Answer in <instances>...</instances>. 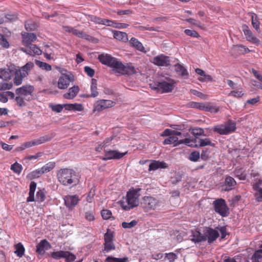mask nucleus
I'll use <instances>...</instances> for the list:
<instances>
[{
  "instance_id": "nucleus-1",
  "label": "nucleus",
  "mask_w": 262,
  "mask_h": 262,
  "mask_svg": "<svg viewBox=\"0 0 262 262\" xmlns=\"http://www.w3.org/2000/svg\"><path fill=\"white\" fill-rule=\"evenodd\" d=\"M58 181L65 186H75L79 182L80 177L72 169H60L57 173Z\"/></svg>"
},
{
  "instance_id": "nucleus-43",
  "label": "nucleus",
  "mask_w": 262,
  "mask_h": 262,
  "mask_svg": "<svg viewBox=\"0 0 262 262\" xmlns=\"http://www.w3.org/2000/svg\"><path fill=\"white\" fill-rule=\"evenodd\" d=\"M244 94L245 93L243 89L240 88L237 90L231 91L229 94V96L236 98H241L244 95Z\"/></svg>"
},
{
  "instance_id": "nucleus-54",
  "label": "nucleus",
  "mask_w": 262,
  "mask_h": 262,
  "mask_svg": "<svg viewBox=\"0 0 262 262\" xmlns=\"http://www.w3.org/2000/svg\"><path fill=\"white\" fill-rule=\"evenodd\" d=\"M29 47L31 50V52H33L35 54L39 55L41 54L42 51L41 50L37 47L35 45L31 44L29 46H27Z\"/></svg>"
},
{
  "instance_id": "nucleus-42",
  "label": "nucleus",
  "mask_w": 262,
  "mask_h": 262,
  "mask_svg": "<svg viewBox=\"0 0 262 262\" xmlns=\"http://www.w3.org/2000/svg\"><path fill=\"white\" fill-rule=\"evenodd\" d=\"M105 262H128L127 257L123 258H116L112 256H108L105 260Z\"/></svg>"
},
{
  "instance_id": "nucleus-60",
  "label": "nucleus",
  "mask_w": 262,
  "mask_h": 262,
  "mask_svg": "<svg viewBox=\"0 0 262 262\" xmlns=\"http://www.w3.org/2000/svg\"><path fill=\"white\" fill-rule=\"evenodd\" d=\"M0 45L6 49L8 48L10 46L9 42L1 33H0Z\"/></svg>"
},
{
  "instance_id": "nucleus-46",
  "label": "nucleus",
  "mask_w": 262,
  "mask_h": 262,
  "mask_svg": "<svg viewBox=\"0 0 262 262\" xmlns=\"http://www.w3.org/2000/svg\"><path fill=\"white\" fill-rule=\"evenodd\" d=\"M262 259V253L259 249L255 252L251 257L252 262H260Z\"/></svg>"
},
{
  "instance_id": "nucleus-29",
  "label": "nucleus",
  "mask_w": 262,
  "mask_h": 262,
  "mask_svg": "<svg viewBox=\"0 0 262 262\" xmlns=\"http://www.w3.org/2000/svg\"><path fill=\"white\" fill-rule=\"evenodd\" d=\"M64 28L66 32L71 33L72 34L79 37L85 38V36H86L83 32L74 29L73 28L66 26L64 27Z\"/></svg>"
},
{
  "instance_id": "nucleus-26",
  "label": "nucleus",
  "mask_w": 262,
  "mask_h": 262,
  "mask_svg": "<svg viewBox=\"0 0 262 262\" xmlns=\"http://www.w3.org/2000/svg\"><path fill=\"white\" fill-rule=\"evenodd\" d=\"M251 18V24L253 27L257 32H260V21L257 14L254 13H250Z\"/></svg>"
},
{
  "instance_id": "nucleus-63",
  "label": "nucleus",
  "mask_w": 262,
  "mask_h": 262,
  "mask_svg": "<svg viewBox=\"0 0 262 262\" xmlns=\"http://www.w3.org/2000/svg\"><path fill=\"white\" fill-rule=\"evenodd\" d=\"M101 216L104 220H108L112 216V212L107 209H104L101 211Z\"/></svg>"
},
{
  "instance_id": "nucleus-44",
  "label": "nucleus",
  "mask_w": 262,
  "mask_h": 262,
  "mask_svg": "<svg viewBox=\"0 0 262 262\" xmlns=\"http://www.w3.org/2000/svg\"><path fill=\"white\" fill-rule=\"evenodd\" d=\"M11 170H12L14 173L19 174L23 169V166L21 164H19L17 162L11 165Z\"/></svg>"
},
{
  "instance_id": "nucleus-41",
  "label": "nucleus",
  "mask_w": 262,
  "mask_h": 262,
  "mask_svg": "<svg viewBox=\"0 0 262 262\" xmlns=\"http://www.w3.org/2000/svg\"><path fill=\"white\" fill-rule=\"evenodd\" d=\"M35 63L39 68L46 71H50L52 69V67L50 64L40 60H35Z\"/></svg>"
},
{
  "instance_id": "nucleus-6",
  "label": "nucleus",
  "mask_w": 262,
  "mask_h": 262,
  "mask_svg": "<svg viewBox=\"0 0 262 262\" xmlns=\"http://www.w3.org/2000/svg\"><path fill=\"white\" fill-rule=\"evenodd\" d=\"M213 207L216 212L223 217L227 216L229 214V208L224 199H220L213 202Z\"/></svg>"
},
{
  "instance_id": "nucleus-5",
  "label": "nucleus",
  "mask_w": 262,
  "mask_h": 262,
  "mask_svg": "<svg viewBox=\"0 0 262 262\" xmlns=\"http://www.w3.org/2000/svg\"><path fill=\"white\" fill-rule=\"evenodd\" d=\"M141 204L147 211L158 209L161 206L160 200L154 196H144L142 199Z\"/></svg>"
},
{
  "instance_id": "nucleus-45",
  "label": "nucleus",
  "mask_w": 262,
  "mask_h": 262,
  "mask_svg": "<svg viewBox=\"0 0 262 262\" xmlns=\"http://www.w3.org/2000/svg\"><path fill=\"white\" fill-rule=\"evenodd\" d=\"M206 105L205 111L215 114L217 113L219 111L218 107L213 105L209 102H206Z\"/></svg>"
},
{
  "instance_id": "nucleus-32",
  "label": "nucleus",
  "mask_w": 262,
  "mask_h": 262,
  "mask_svg": "<svg viewBox=\"0 0 262 262\" xmlns=\"http://www.w3.org/2000/svg\"><path fill=\"white\" fill-rule=\"evenodd\" d=\"M36 188V183L32 181L30 184V190L29 192V196L28 197L27 202H33L35 200L34 198V193Z\"/></svg>"
},
{
  "instance_id": "nucleus-62",
  "label": "nucleus",
  "mask_w": 262,
  "mask_h": 262,
  "mask_svg": "<svg viewBox=\"0 0 262 262\" xmlns=\"http://www.w3.org/2000/svg\"><path fill=\"white\" fill-rule=\"evenodd\" d=\"M165 257L169 262H174L175 260L177 259L178 255L173 252H170L168 253H165Z\"/></svg>"
},
{
  "instance_id": "nucleus-19",
  "label": "nucleus",
  "mask_w": 262,
  "mask_h": 262,
  "mask_svg": "<svg viewBox=\"0 0 262 262\" xmlns=\"http://www.w3.org/2000/svg\"><path fill=\"white\" fill-rule=\"evenodd\" d=\"M189 239L195 244L204 242L203 233H201L198 230L192 231L191 234L189 236Z\"/></svg>"
},
{
  "instance_id": "nucleus-22",
  "label": "nucleus",
  "mask_w": 262,
  "mask_h": 262,
  "mask_svg": "<svg viewBox=\"0 0 262 262\" xmlns=\"http://www.w3.org/2000/svg\"><path fill=\"white\" fill-rule=\"evenodd\" d=\"M49 139L48 136H43L37 139L26 142L25 143H24V145L26 148H27L33 146L38 145L42 143H43L49 141Z\"/></svg>"
},
{
  "instance_id": "nucleus-51",
  "label": "nucleus",
  "mask_w": 262,
  "mask_h": 262,
  "mask_svg": "<svg viewBox=\"0 0 262 262\" xmlns=\"http://www.w3.org/2000/svg\"><path fill=\"white\" fill-rule=\"evenodd\" d=\"M55 166L54 162H49L41 167L42 170L43 171L44 173L49 172L53 169Z\"/></svg>"
},
{
  "instance_id": "nucleus-58",
  "label": "nucleus",
  "mask_w": 262,
  "mask_h": 262,
  "mask_svg": "<svg viewBox=\"0 0 262 262\" xmlns=\"http://www.w3.org/2000/svg\"><path fill=\"white\" fill-rule=\"evenodd\" d=\"M204 129L200 127H195L192 129V134L195 137L204 135Z\"/></svg>"
},
{
  "instance_id": "nucleus-21",
  "label": "nucleus",
  "mask_w": 262,
  "mask_h": 262,
  "mask_svg": "<svg viewBox=\"0 0 262 262\" xmlns=\"http://www.w3.org/2000/svg\"><path fill=\"white\" fill-rule=\"evenodd\" d=\"M98 59L103 64L111 67L115 57L107 54H101L98 56Z\"/></svg>"
},
{
  "instance_id": "nucleus-7",
  "label": "nucleus",
  "mask_w": 262,
  "mask_h": 262,
  "mask_svg": "<svg viewBox=\"0 0 262 262\" xmlns=\"http://www.w3.org/2000/svg\"><path fill=\"white\" fill-rule=\"evenodd\" d=\"M104 241L103 251L109 252L111 251L115 250L116 249V247L113 242V232L109 229H107L106 232L104 235Z\"/></svg>"
},
{
  "instance_id": "nucleus-35",
  "label": "nucleus",
  "mask_w": 262,
  "mask_h": 262,
  "mask_svg": "<svg viewBox=\"0 0 262 262\" xmlns=\"http://www.w3.org/2000/svg\"><path fill=\"white\" fill-rule=\"evenodd\" d=\"M196 143V139L191 140L189 138H185L184 139L180 140L178 144H185L186 145L190 147H197L198 146Z\"/></svg>"
},
{
  "instance_id": "nucleus-50",
  "label": "nucleus",
  "mask_w": 262,
  "mask_h": 262,
  "mask_svg": "<svg viewBox=\"0 0 262 262\" xmlns=\"http://www.w3.org/2000/svg\"><path fill=\"white\" fill-rule=\"evenodd\" d=\"M50 107L52 109L53 112L56 113H60L63 110V108L64 107V104H50Z\"/></svg>"
},
{
  "instance_id": "nucleus-9",
  "label": "nucleus",
  "mask_w": 262,
  "mask_h": 262,
  "mask_svg": "<svg viewBox=\"0 0 262 262\" xmlns=\"http://www.w3.org/2000/svg\"><path fill=\"white\" fill-rule=\"evenodd\" d=\"M174 82L172 79H168L158 82L155 88L157 91L161 93L171 92L173 89Z\"/></svg>"
},
{
  "instance_id": "nucleus-31",
  "label": "nucleus",
  "mask_w": 262,
  "mask_h": 262,
  "mask_svg": "<svg viewBox=\"0 0 262 262\" xmlns=\"http://www.w3.org/2000/svg\"><path fill=\"white\" fill-rule=\"evenodd\" d=\"M166 167H167V164L165 162L154 161L149 164V170H155L160 168H163Z\"/></svg>"
},
{
  "instance_id": "nucleus-38",
  "label": "nucleus",
  "mask_w": 262,
  "mask_h": 262,
  "mask_svg": "<svg viewBox=\"0 0 262 262\" xmlns=\"http://www.w3.org/2000/svg\"><path fill=\"white\" fill-rule=\"evenodd\" d=\"M198 146L204 147L206 146H210L213 147L215 146V144L211 142V140L209 138L205 139H199V144Z\"/></svg>"
},
{
  "instance_id": "nucleus-4",
  "label": "nucleus",
  "mask_w": 262,
  "mask_h": 262,
  "mask_svg": "<svg viewBox=\"0 0 262 262\" xmlns=\"http://www.w3.org/2000/svg\"><path fill=\"white\" fill-rule=\"evenodd\" d=\"M113 70L122 75H130L135 72L134 67L130 65H124L120 61L115 58L111 67Z\"/></svg>"
},
{
  "instance_id": "nucleus-13",
  "label": "nucleus",
  "mask_w": 262,
  "mask_h": 262,
  "mask_svg": "<svg viewBox=\"0 0 262 262\" xmlns=\"http://www.w3.org/2000/svg\"><path fill=\"white\" fill-rule=\"evenodd\" d=\"M34 91L33 86L27 84L16 89L15 93L18 96L20 95L25 98L29 95H31Z\"/></svg>"
},
{
  "instance_id": "nucleus-64",
  "label": "nucleus",
  "mask_w": 262,
  "mask_h": 262,
  "mask_svg": "<svg viewBox=\"0 0 262 262\" xmlns=\"http://www.w3.org/2000/svg\"><path fill=\"white\" fill-rule=\"evenodd\" d=\"M254 193L255 200L257 202H262V188L255 191Z\"/></svg>"
},
{
  "instance_id": "nucleus-18",
  "label": "nucleus",
  "mask_w": 262,
  "mask_h": 262,
  "mask_svg": "<svg viewBox=\"0 0 262 262\" xmlns=\"http://www.w3.org/2000/svg\"><path fill=\"white\" fill-rule=\"evenodd\" d=\"M21 35L23 45L26 47L29 46L37 39L36 35L33 33L22 32Z\"/></svg>"
},
{
  "instance_id": "nucleus-33",
  "label": "nucleus",
  "mask_w": 262,
  "mask_h": 262,
  "mask_svg": "<svg viewBox=\"0 0 262 262\" xmlns=\"http://www.w3.org/2000/svg\"><path fill=\"white\" fill-rule=\"evenodd\" d=\"M21 73L18 70L16 67V71L14 72V78L13 79V83L16 85L18 86L23 83V79L25 78L24 76L21 74Z\"/></svg>"
},
{
  "instance_id": "nucleus-12",
  "label": "nucleus",
  "mask_w": 262,
  "mask_h": 262,
  "mask_svg": "<svg viewBox=\"0 0 262 262\" xmlns=\"http://www.w3.org/2000/svg\"><path fill=\"white\" fill-rule=\"evenodd\" d=\"M115 103V102L110 100H100L95 103L94 111L100 112L103 110L113 107Z\"/></svg>"
},
{
  "instance_id": "nucleus-23",
  "label": "nucleus",
  "mask_w": 262,
  "mask_h": 262,
  "mask_svg": "<svg viewBox=\"0 0 262 262\" xmlns=\"http://www.w3.org/2000/svg\"><path fill=\"white\" fill-rule=\"evenodd\" d=\"M34 67V63L30 61L20 67L18 70L21 73V75L26 77L29 75L30 71L33 69Z\"/></svg>"
},
{
  "instance_id": "nucleus-30",
  "label": "nucleus",
  "mask_w": 262,
  "mask_h": 262,
  "mask_svg": "<svg viewBox=\"0 0 262 262\" xmlns=\"http://www.w3.org/2000/svg\"><path fill=\"white\" fill-rule=\"evenodd\" d=\"M113 36L115 39L123 42H126L128 40L127 34L123 32L114 31H113Z\"/></svg>"
},
{
  "instance_id": "nucleus-47",
  "label": "nucleus",
  "mask_w": 262,
  "mask_h": 262,
  "mask_svg": "<svg viewBox=\"0 0 262 262\" xmlns=\"http://www.w3.org/2000/svg\"><path fill=\"white\" fill-rule=\"evenodd\" d=\"M25 27L27 30L34 31L37 28V25L32 20H29L26 21Z\"/></svg>"
},
{
  "instance_id": "nucleus-14",
  "label": "nucleus",
  "mask_w": 262,
  "mask_h": 262,
  "mask_svg": "<svg viewBox=\"0 0 262 262\" xmlns=\"http://www.w3.org/2000/svg\"><path fill=\"white\" fill-rule=\"evenodd\" d=\"M152 62L160 67H167L170 64V58L168 56L161 54L155 57L152 59Z\"/></svg>"
},
{
  "instance_id": "nucleus-55",
  "label": "nucleus",
  "mask_w": 262,
  "mask_h": 262,
  "mask_svg": "<svg viewBox=\"0 0 262 262\" xmlns=\"http://www.w3.org/2000/svg\"><path fill=\"white\" fill-rule=\"evenodd\" d=\"M262 185V180L260 179H256L252 184V188L254 191L260 189V186Z\"/></svg>"
},
{
  "instance_id": "nucleus-3",
  "label": "nucleus",
  "mask_w": 262,
  "mask_h": 262,
  "mask_svg": "<svg viewBox=\"0 0 262 262\" xmlns=\"http://www.w3.org/2000/svg\"><path fill=\"white\" fill-rule=\"evenodd\" d=\"M236 128V123L229 120L224 123L215 125L213 130L221 135H226L234 132Z\"/></svg>"
},
{
  "instance_id": "nucleus-16",
  "label": "nucleus",
  "mask_w": 262,
  "mask_h": 262,
  "mask_svg": "<svg viewBox=\"0 0 262 262\" xmlns=\"http://www.w3.org/2000/svg\"><path fill=\"white\" fill-rule=\"evenodd\" d=\"M127 154V152H120L117 150H108L105 152L104 154V160L111 159H119L122 158Z\"/></svg>"
},
{
  "instance_id": "nucleus-24",
  "label": "nucleus",
  "mask_w": 262,
  "mask_h": 262,
  "mask_svg": "<svg viewBox=\"0 0 262 262\" xmlns=\"http://www.w3.org/2000/svg\"><path fill=\"white\" fill-rule=\"evenodd\" d=\"M236 185L235 180L230 176H228L225 179V190L230 191L233 189Z\"/></svg>"
},
{
  "instance_id": "nucleus-8",
  "label": "nucleus",
  "mask_w": 262,
  "mask_h": 262,
  "mask_svg": "<svg viewBox=\"0 0 262 262\" xmlns=\"http://www.w3.org/2000/svg\"><path fill=\"white\" fill-rule=\"evenodd\" d=\"M16 71V66L10 63L7 66V68L0 69V79L7 81L11 80Z\"/></svg>"
},
{
  "instance_id": "nucleus-17",
  "label": "nucleus",
  "mask_w": 262,
  "mask_h": 262,
  "mask_svg": "<svg viewBox=\"0 0 262 262\" xmlns=\"http://www.w3.org/2000/svg\"><path fill=\"white\" fill-rule=\"evenodd\" d=\"M64 204L69 208L74 207L79 201L77 195H68L64 198Z\"/></svg>"
},
{
  "instance_id": "nucleus-49",
  "label": "nucleus",
  "mask_w": 262,
  "mask_h": 262,
  "mask_svg": "<svg viewBox=\"0 0 262 262\" xmlns=\"http://www.w3.org/2000/svg\"><path fill=\"white\" fill-rule=\"evenodd\" d=\"M13 85V84L11 82H0V91L10 90L12 89Z\"/></svg>"
},
{
  "instance_id": "nucleus-39",
  "label": "nucleus",
  "mask_w": 262,
  "mask_h": 262,
  "mask_svg": "<svg viewBox=\"0 0 262 262\" xmlns=\"http://www.w3.org/2000/svg\"><path fill=\"white\" fill-rule=\"evenodd\" d=\"M25 250L24 246L20 243H19L15 246L14 253L19 257H21L24 255Z\"/></svg>"
},
{
  "instance_id": "nucleus-40",
  "label": "nucleus",
  "mask_w": 262,
  "mask_h": 262,
  "mask_svg": "<svg viewBox=\"0 0 262 262\" xmlns=\"http://www.w3.org/2000/svg\"><path fill=\"white\" fill-rule=\"evenodd\" d=\"M91 94L90 96L91 97H97L99 93L97 91V81L93 79L92 81L91 85Z\"/></svg>"
},
{
  "instance_id": "nucleus-34",
  "label": "nucleus",
  "mask_w": 262,
  "mask_h": 262,
  "mask_svg": "<svg viewBox=\"0 0 262 262\" xmlns=\"http://www.w3.org/2000/svg\"><path fill=\"white\" fill-rule=\"evenodd\" d=\"M195 71L196 74L202 76V77H200L198 79L202 82H204L205 81H211L212 79L211 76L209 75L205 74L204 71L201 69L197 68L195 70Z\"/></svg>"
},
{
  "instance_id": "nucleus-53",
  "label": "nucleus",
  "mask_w": 262,
  "mask_h": 262,
  "mask_svg": "<svg viewBox=\"0 0 262 262\" xmlns=\"http://www.w3.org/2000/svg\"><path fill=\"white\" fill-rule=\"evenodd\" d=\"M96 189L95 187H93L90 190L89 193L86 196V201L88 203H92L94 199V196L95 195Z\"/></svg>"
},
{
  "instance_id": "nucleus-20",
  "label": "nucleus",
  "mask_w": 262,
  "mask_h": 262,
  "mask_svg": "<svg viewBox=\"0 0 262 262\" xmlns=\"http://www.w3.org/2000/svg\"><path fill=\"white\" fill-rule=\"evenodd\" d=\"M50 248V244L46 239H43L37 244L36 246V252L39 254H43L45 250Z\"/></svg>"
},
{
  "instance_id": "nucleus-59",
  "label": "nucleus",
  "mask_w": 262,
  "mask_h": 262,
  "mask_svg": "<svg viewBox=\"0 0 262 262\" xmlns=\"http://www.w3.org/2000/svg\"><path fill=\"white\" fill-rule=\"evenodd\" d=\"M137 224V222L136 220H133L130 222H123L122 226L123 228L130 229L135 227Z\"/></svg>"
},
{
  "instance_id": "nucleus-28",
  "label": "nucleus",
  "mask_w": 262,
  "mask_h": 262,
  "mask_svg": "<svg viewBox=\"0 0 262 262\" xmlns=\"http://www.w3.org/2000/svg\"><path fill=\"white\" fill-rule=\"evenodd\" d=\"M175 70L179 75L183 77L185 79L187 78L189 76V74L187 69L181 64H176Z\"/></svg>"
},
{
  "instance_id": "nucleus-57",
  "label": "nucleus",
  "mask_w": 262,
  "mask_h": 262,
  "mask_svg": "<svg viewBox=\"0 0 262 262\" xmlns=\"http://www.w3.org/2000/svg\"><path fill=\"white\" fill-rule=\"evenodd\" d=\"M184 33L188 36H190L194 38H199L200 37V35L199 34V33L194 31V30H191L189 29H186L184 31Z\"/></svg>"
},
{
  "instance_id": "nucleus-37",
  "label": "nucleus",
  "mask_w": 262,
  "mask_h": 262,
  "mask_svg": "<svg viewBox=\"0 0 262 262\" xmlns=\"http://www.w3.org/2000/svg\"><path fill=\"white\" fill-rule=\"evenodd\" d=\"M179 142V140L178 137L172 135L165 139L163 142V144L164 145L174 144V146H177L180 145V144H178Z\"/></svg>"
},
{
  "instance_id": "nucleus-27",
  "label": "nucleus",
  "mask_w": 262,
  "mask_h": 262,
  "mask_svg": "<svg viewBox=\"0 0 262 262\" xmlns=\"http://www.w3.org/2000/svg\"><path fill=\"white\" fill-rule=\"evenodd\" d=\"M64 105L65 109L68 111L80 112L83 110V105L80 103L64 104Z\"/></svg>"
},
{
  "instance_id": "nucleus-10",
  "label": "nucleus",
  "mask_w": 262,
  "mask_h": 262,
  "mask_svg": "<svg viewBox=\"0 0 262 262\" xmlns=\"http://www.w3.org/2000/svg\"><path fill=\"white\" fill-rule=\"evenodd\" d=\"M73 80V76L70 73H62L58 81L57 86L59 89H66L69 86L70 82Z\"/></svg>"
},
{
  "instance_id": "nucleus-48",
  "label": "nucleus",
  "mask_w": 262,
  "mask_h": 262,
  "mask_svg": "<svg viewBox=\"0 0 262 262\" xmlns=\"http://www.w3.org/2000/svg\"><path fill=\"white\" fill-rule=\"evenodd\" d=\"M64 251H58L51 252L50 254V256L55 259H58L61 258H63V256H65L64 255Z\"/></svg>"
},
{
  "instance_id": "nucleus-25",
  "label": "nucleus",
  "mask_w": 262,
  "mask_h": 262,
  "mask_svg": "<svg viewBox=\"0 0 262 262\" xmlns=\"http://www.w3.org/2000/svg\"><path fill=\"white\" fill-rule=\"evenodd\" d=\"M79 91L78 86H74L69 89L68 92L63 95V97L68 99H72L76 96Z\"/></svg>"
},
{
  "instance_id": "nucleus-36",
  "label": "nucleus",
  "mask_w": 262,
  "mask_h": 262,
  "mask_svg": "<svg viewBox=\"0 0 262 262\" xmlns=\"http://www.w3.org/2000/svg\"><path fill=\"white\" fill-rule=\"evenodd\" d=\"M130 43L132 46L135 47L137 50L140 51H143L144 48L143 46L142 43L140 42L135 37L131 38L129 40Z\"/></svg>"
},
{
  "instance_id": "nucleus-2",
  "label": "nucleus",
  "mask_w": 262,
  "mask_h": 262,
  "mask_svg": "<svg viewBox=\"0 0 262 262\" xmlns=\"http://www.w3.org/2000/svg\"><path fill=\"white\" fill-rule=\"evenodd\" d=\"M141 189L140 188H131L127 192L126 196L120 201L121 208L128 211L137 207L139 203V197Z\"/></svg>"
},
{
  "instance_id": "nucleus-61",
  "label": "nucleus",
  "mask_w": 262,
  "mask_h": 262,
  "mask_svg": "<svg viewBox=\"0 0 262 262\" xmlns=\"http://www.w3.org/2000/svg\"><path fill=\"white\" fill-rule=\"evenodd\" d=\"M200 152L198 151H194L190 154L189 159L191 161L195 162L198 160V159L200 158Z\"/></svg>"
},
{
  "instance_id": "nucleus-11",
  "label": "nucleus",
  "mask_w": 262,
  "mask_h": 262,
  "mask_svg": "<svg viewBox=\"0 0 262 262\" xmlns=\"http://www.w3.org/2000/svg\"><path fill=\"white\" fill-rule=\"evenodd\" d=\"M217 230L208 228L203 232L204 242L207 241L209 244L213 243L219 236Z\"/></svg>"
},
{
  "instance_id": "nucleus-15",
  "label": "nucleus",
  "mask_w": 262,
  "mask_h": 262,
  "mask_svg": "<svg viewBox=\"0 0 262 262\" xmlns=\"http://www.w3.org/2000/svg\"><path fill=\"white\" fill-rule=\"evenodd\" d=\"M242 29L246 38L248 41L256 45L259 44V40L252 33L248 26L243 25Z\"/></svg>"
},
{
  "instance_id": "nucleus-56",
  "label": "nucleus",
  "mask_w": 262,
  "mask_h": 262,
  "mask_svg": "<svg viewBox=\"0 0 262 262\" xmlns=\"http://www.w3.org/2000/svg\"><path fill=\"white\" fill-rule=\"evenodd\" d=\"M46 196L43 191L40 190L37 192L35 200L37 202H42L45 200Z\"/></svg>"
},
{
  "instance_id": "nucleus-52",
  "label": "nucleus",
  "mask_w": 262,
  "mask_h": 262,
  "mask_svg": "<svg viewBox=\"0 0 262 262\" xmlns=\"http://www.w3.org/2000/svg\"><path fill=\"white\" fill-rule=\"evenodd\" d=\"M63 258L66 259L67 262H72L76 259V256L69 251H64Z\"/></svg>"
}]
</instances>
